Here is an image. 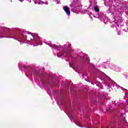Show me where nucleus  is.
<instances>
[{"mask_svg":"<svg viewBox=\"0 0 128 128\" xmlns=\"http://www.w3.org/2000/svg\"><path fill=\"white\" fill-rule=\"evenodd\" d=\"M64 53L62 52L59 54V56H64Z\"/></svg>","mask_w":128,"mask_h":128,"instance_id":"obj_4","label":"nucleus"},{"mask_svg":"<svg viewBox=\"0 0 128 128\" xmlns=\"http://www.w3.org/2000/svg\"><path fill=\"white\" fill-rule=\"evenodd\" d=\"M63 9L68 16H70V8H68V6H64L63 7Z\"/></svg>","mask_w":128,"mask_h":128,"instance_id":"obj_1","label":"nucleus"},{"mask_svg":"<svg viewBox=\"0 0 128 128\" xmlns=\"http://www.w3.org/2000/svg\"><path fill=\"white\" fill-rule=\"evenodd\" d=\"M94 10L96 12H100V8H98V7H94Z\"/></svg>","mask_w":128,"mask_h":128,"instance_id":"obj_2","label":"nucleus"},{"mask_svg":"<svg viewBox=\"0 0 128 128\" xmlns=\"http://www.w3.org/2000/svg\"><path fill=\"white\" fill-rule=\"evenodd\" d=\"M30 36H32V35H30Z\"/></svg>","mask_w":128,"mask_h":128,"instance_id":"obj_9","label":"nucleus"},{"mask_svg":"<svg viewBox=\"0 0 128 128\" xmlns=\"http://www.w3.org/2000/svg\"><path fill=\"white\" fill-rule=\"evenodd\" d=\"M124 78H128V75L124 74Z\"/></svg>","mask_w":128,"mask_h":128,"instance_id":"obj_6","label":"nucleus"},{"mask_svg":"<svg viewBox=\"0 0 128 128\" xmlns=\"http://www.w3.org/2000/svg\"><path fill=\"white\" fill-rule=\"evenodd\" d=\"M87 60H90V58L89 57L87 58Z\"/></svg>","mask_w":128,"mask_h":128,"instance_id":"obj_7","label":"nucleus"},{"mask_svg":"<svg viewBox=\"0 0 128 128\" xmlns=\"http://www.w3.org/2000/svg\"><path fill=\"white\" fill-rule=\"evenodd\" d=\"M71 44H69V46H70Z\"/></svg>","mask_w":128,"mask_h":128,"instance_id":"obj_8","label":"nucleus"},{"mask_svg":"<svg viewBox=\"0 0 128 128\" xmlns=\"http://www.w3.org/2000/svg\"><path fill=\"white\" fill-rule=\"evenodd\" d=\"M108 112H110L112 111V108H110L108 110H107Z\"/></svg>","mask_w":128,"mask_h":128,"instance_id":"obj_3","label":"nucleus"},{"mask_svg":"<svg viewBox=\"0 0 128 128\" xmlns=\"http://www.w3.org/2000/svg\"><path fill=\"white\" fill-rule=\"evenodd\" d=\"M57 56H58V55H57Z\"/></svg>","mask_w":128,"mask_h":128,"instance_id":"obj_10","label":"nucleus"},{"mask_svg":"<svg viewBox=\"0 0 128 128\" xmlns=\"http://www.w3.org/2000/svg\"><path fill=\"white\" fill-rule=\"evenodd\" d=\"M54 48H58V46H57L56 45H54Z\"/></svg>","mask_w":128,"mask_h":128,"instance_id":"obj_5","label":"nucleus"},{"mask_svg":"<svg viewBox=\"0 0 128 128\" xmlns=\"http://www.w3.org/2000/svg\"><path fill=\"white\" fill-rule=\"evenodd\" d=\"M0 38H2V36H1Z\"/></svg>","mask_w":128,"mask_h":128,"instance_id":"obj_11","label":"nucleus"}]
</instances>
